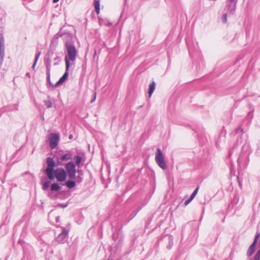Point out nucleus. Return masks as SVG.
<instances>
[{"instance_id":"obj_1","label":"nucleus","mask_w":260,"mask_h":260,"mask_svg":"<svg viewBox=\"0 0 260 260\" xmlns=\"http://www.w3.org/2000/svg\"><path fill=\"white\" fill-rule=\"evenodd\" d=\"M46 162L47 164V167L45 172L50 181L53 180L55 178L59 182H63L66 180L68 175L66 170L62 168H57L54 170L55 164L53 158L50 157H47Z\"/></svg>"},{"instance_id":"obj_2","label":"nucleus","mask_w":260,"mask_h":260,"mask_svg":"<svg viewBox=\"0 0 260 260\" xmlns=\"http://www.w3.org/2000/svg\"><path fill=\"white\" fill-rule=\"evenodd\" d=\"M60 36L63 37L70 60L71 61L75 60L77 56V51L74 45L72 35L66 32L61 35Z\"/></svg>"},{"instance_id":"obj_3","label":"nucleus","mask_w":260,"mask_h":260,"mask_svg":"<svg viewBox=\"0 0 260 260\" xmlns=\"http://www.w3.org/2000/svg\"><path fill=\"white\" fill-rule=\"evenodd\" d=\"M155 159L158 166L163 170L167 168L163 154L160 148H158L155 154Z\"/></svg>"},{"instance_id":"obj_4","label":"nucleus","mask_w":260,"mask_h":260,"mask_svg":"<svg viewBox=\"0 0 260 260\" xmlns=\"http://www.w3.org/2000/svg\"><path fill=\"white\" fill-rule=\"evenodd\" d=\"M66 171L69 178L70 179H74L76 178V166L75 164L71 161L65 165Z\"/></svg>"},{"instance_id":"obj_5","label":"nucleus","mask_w":260,"mask_h":260,"mask_svg":"<svg viewBox=\"0 0 260 260\" xmlns=\"http://www.w3.org/2000/svg\"><path fill=\"white\" fill-rule=\"evenodd\" d=\"M65 61H66V71L63 75V76L59 79V80L56 83L55 86H58L63 83L67 79L69 76V72L70 68V61L69 60L66 56L65 57Z\"/></svg>"},{"instance_id":"obj_6","label":"nucleus","mask_w":260,"mask_h":260,"mask_svg":"<svg viewBox=\"0 0 260 260\" xmlns=\"http://www.w3.org/2000/svg\"><path fill=\"white\" fill-rule=\"evenodd\" d=\"M61 187L56 183H53L51 186V190L47 193L48 197L51 199H56L58 198V194L55 193V191H58Z\"/></svg>"},{"instance_id":"obj_7","label":"nucleus","mask_w":260,"mask_h":260,"mask_svg":"<svg viewBox=\"0 0 260 260\" xmlns=\"http://www.w3.org/2000/svg\"><path fill=\"white\" fill-rule=\"evenodd\" d=\"M59 136L58 134H51L49 137V146L51 149H54L58 144Z\"/></svg>"},{"instance_id":"obj_8","label":"nucleus","mask_w":260,"mask_h":260,"mask_svg":"<svg viewBox=\"0 0 260 260\" xmlns=\"http://www.w3.org/2000/svg\"><path fill=\"white\" fill-rule=\"evenodd\" d=\"M5 57L4 38L2 34H0V68L1 67Z\"/></svg>"},{"instance_id":"obj_9","label":"nucleus","mask_w":260,"mask_h":260,"mask_svg":"<svg viewBox=\"0 0 260 260\" xmlns=\"http://www.w3.org/2000/svg\"><path fill=\"white\" fill-rule=\"evenodd\" d=\"M237 0H226L228 11L231 14H233L236 9Z\"/></svg>"},{"instance_id":"obj_10","label":"nucleus","mask_w":260,"mask_h":260,"mask_svg":"<svg viewBox=\"0 0 260 260\" xmlns=\"http://www.w3.org/2000/svg\"><path fill=\"white\" fill-rule=\"evenodd\" d=\"M259 234L258 233L256 234L253 243L251 244V245L249 247V248L247 250V255L248 256H251L254 252L255 245H256V244L257 242L258 239L259 238Z\"/></svg>"},{"instance_id":"obj_11","label":"nucleus","mask_w":260,"mask_h":260,"mask_svg":"<svg viewBox=\"0 0 260 260\" xmlns=\"http://www.w3.org/2000/svg\"><path fill=\"white\" fill-rule=\"evenodd\" d=\"M52 51H49L47 53V57L45 59V64L46 68V72H50L51 68V56L53 55Z\"/></svg>"},{"instance_id":"obj_12","label":"nucleus","mask_w":260,"mask_h":260,"mask_svg":"<svg viewBox=\"0 0 260 260\" xmlns=\"http://www.w3.org/2000/svg\"><path fill=\"white\" fill-rule=\"evenodd\" d=\"M69 232L68 230H67L64 228H62V232L59 234L55 239L56 241L59 243L63 242L65 238L68 236Z\"/></svg>"},{"instance_id":"obj_13","label":"nucleus","mask_w":260,"mask_h":260,"mask_svg":"<svg viewBox=\"0 0 260 260\" xmlns=\"http://www.w3.org/2000/svg\"><path fill=\"white\" fill-rule=\"evenodd\" d=\"M155 88V83L154 81H152V83H151L149 85V89H148V93H149V97L150 98L152 94L153 93L154 90Z\"/></svg>"},{"instance_id":"obj_14","label":"nucleus","mask_w":260,"mask_h":260,"mask_svg":"<svg viewBox=\"0 0 260 260\" xmlns=\"http://www.w3.org/2000/svg\"><path fill=\"white\" fill-rule=\"evenodd\" d=\"M77 173H78V175L75 178H76V181L78 183H80L83 181L82 176L83 174L82 171L79 170H78Z\"/></svg>"},{"instance_id":"obj_15","label":"nucleus","mask_w":260,"mask_h":260,"mask_svg":"<svg viewBox=\"0 0 260 260\" xmlns=\"http://www.w3.org/2000/svg\"><path fill=\"white\" fill-rule=\"evenodd\" d=\"M72 158V155L71 153H68L65 154H63L60 157V159L61 160H69L71 159Z\"/></svg>"},{"instance_id":"obj_16","label":"nucleus","mask_w":260,"mask_h":260,"mask_svg":"<svg viewBox=\"0 0 260 260\" xmlns=\"http://www.w3.org/2000/svg\"><path fill=\"white\" fill-rule=\"evenodd\" d=\"M66 185L69 188L71 189L76 186V182L74 181L69 180L66 182Z\"/></svg>"},{"instance_id":"obj_17","label":"nucleus","mask_w":260,"mask_h":260,"mask_svg":"<svg viewBox=\"0 0 260 260\" xmlns=\"http://www.w3.org/2000/svg\"><path fill=\"white\" fill-rule=\"evenodd\" d=\"M94 5L95 10L96 13L98 14H99L100 13V1L99 0H94Z\"/></svg>"},{"instance_id":"obj_18","label":"nucleus","mask_w":260,"mask_h":260,"mask_svg":"<svg viewBox=\"0 0 260 260\" xmlns=\"http://www.w3.org/2000/svg\"><path fill=\"white\" fill-rule=\"evenodd\" d=\"M41 54V51H39L36 54V56H35V61H34V62L32 66V69L34 70H35V67H36V65L37 64V62L38 61V60L40 57V55Z\"/></svg>"},{"instance_id":"obj_19","label":"nucleus","mask_w":260,"mask_h":260,"mask_svg":"<svg viewBox=\"0 0 260 260\" xmlns=\"http://www.w3.org/2000/svg\"><path fill=\"white\" fill-rule=\"evenodd\" d=\"M173 236L170 235L169 236V244L167 245V247L168 249H170L173 244Z\"/></svg>"},{"instance_id":"obj_20","label":"nucleus","mask_w":260,"mask_h":260,"mask_svg":"<svg viewBox=\"0 0 260 260\" xmlns=\"http://www.w3.org/2000/svg\"><path fill=\"white\" fill-rule=\"evenodd\" d=\"M47 75V81L48 82V83L52 87H56V86H55V84H53L50 80V72H46Z\"/></svg>"},{"instance_id":"obj_21","label":"nucleus","mask_w":260,"mask_h":260,"mask_svg":"<svg viewBox=\"0 0 260 260\" xmlns=\"http://www.w3.org/2000/svg\"><path fill=\"white\" fill-rule=\"evenodd\" d=\"M44 104L47 108H50L52 107V103L50 101H44Z\"/></svg>"},{"instance_id":"obj_22","label":"nucleus","mask_w":260,"mask_h":260,"mask_svg":"<svg viewBox=\"0 0 260 260\" xmlns=\"http://www.w3.org/2000/svg\"><path fill=\"white\" fill-rule=\"evenodd\" d=\"M75 158L76 159V164L77 165H79L81 161L82 157L79 155H76L75 156Z\"/></svg>"},{"instance_id":"obj_23","label":"nucleus","mask_w":260,"mask_h":260,"mask_svg":"<svg viewBox=\"0 0 260 260\" xmlns=\"http://www.w3.org/2000/svg\"><path fill=\"white\" fill-rule=\"evenodd\" d=\"M49 184H50V183H49V181L45 182L43 184V187H42V189L44 190H46L48 189L49 187Z\"/></svg>"},{"instance_id":"obj_24","label":"nucleus","mask_w":260,"mask_h":260,"mask_svg":"<svg viewBox=\"0 0 260 260\" xmlns=\"http://www.w3.org/2000/svg\"><path fill=\"white\" fill-rule=\"evenodd\" d=\"M199 188V186H198L195 189V190L193 191V192L192 193V194H191V196H190L191 198H192L193 199H194V198L196 197V196L197 195V194L198 192Z\"/></svg>"},{"instance_id":"obj_25","label":"nucleus","mask_w":260,"mask_h":260,"mask_svg":"<svg viewBox=\"0 0 260 260\" xmlns=\"http://www.w3.org/2000/svg\"><path fill=\"white\" fill-rule=\"evenodd\" d=\"M54 60L55 61H56L54 63V65H57L59 64V62L61 60V59L58 56H56L54 58Z\"/></svg>"},{"instance_id":"obj_26","label":"nucleus","mask_w":260,"mask_h":260,"mask_svg":"<svg viewBox=\"0 0 260 260\" xmlns=\"http://www.w3.org/2000/svg\"><path fill=\"white\" fill-rule=\"evenodd\" d=\"M222 21L223 23H226L227 22V14L225 13L223 15L222 17Z\"/></svg>"},{"instance_id":"obj_27","label":"nucleus","mask_w":260,"mask_h":260,"mask_svg":"<svg viewBox=\"0 0 260 260\" xmlns=\"http://www.w3.org/2000/svg\"><path fill=\"white\" fill-rule=\"evenodd\" d=\"M193 200L192 198H191V197H190V198L186 200L185 202H184V205L185 206H187L190 202H191V201Z\"/></svg>"},{"instance_id":"obj_28","label":"nucleus","mask_w":260,"mask_h":260,"mask_svg":"<svg viewBox=\"0 0 260 260\" xmlns=\"http://www.w3.org/2000/svg\"><path fill=\"white\" fill-rule=\"evenodd\" d=\"M138 211H137V212H133L131 214V218L130 219H129V221L131 219H132L137 214Z\"/></svg>"},{"instance_id":"obj_29","label":"nucleus","mask_w":260,"mask_h":260,"mask_svg":"<svg viewBox=\"0 0 260 260\" xmlns=\"http://www.w3.org/2000/svg\"><path fill=\"white\" fill-rule=\"evenodd\" d=\"M68 204H57L58 207L62 208H64L67 207L68 206Z\"/></svg>"},{"instance_id":"obj_30","label":"nucleus","mask_w":260,"mask_h":260,"mask_svg":"<svg viewBox=\"0 0 260 260\" xmlns=\"http://www.w3.org/2000/svg\"><path fill=\"white\" fill-rule=\"evenodd\" d=\"M239 131H240V132H242V133H244V132H243V129L242 128H241V127H239V128H237V129H236L235 130V132H236V134H238V133H239Z\"/></svg>"},{"instance_id":"obj_31","label":"nucleus","mask_w":260,"mask_h":260,"mask_svg":"<svg viewBox=\"0 0 260 260\" xmlns=\"http://www.w3.org/2000/svg\"><path fill=\"white\" fill-rule=\"evenodd\" d=\"M260 259V255L257 253L254 256V260H259Z\"/></svg>"},{"instance_id":"obj_32","label":"nucleus","mask_w":260,"mask_h":260,"mask_svg":"<svg viewBox=\"0 0 260 260\" xmlns=\"http://www.w3.org/2000/svg\"><path fill=\"white\" fill-rule=\"evenodd\" d=\"M237 143H240V144L242 143L241 137H240V138H238V139H237Z\"/></svg>"},{"instance_id":"obj_33","label":"nucleus","mask_w":260,"mask_h":260,"mask_svg":"<svg viewBox=\"0 0 260 260\" xmlns=\"http://www.w3.org/2000/svg\"><path fill=\"white\" fill-rule=\"evenodd\" d=\"M59 219H60V217L59 216H57L56 217V219H55V220L57 222H58L59 221Z\"/></svg>"},{"instance_id":"obj_34","label":"nucleus","mask_w":260,"mask_h":260,"mask_svg":"<svg viewBox=\"0 0 260 260\" xmlns=\"http://www.w3.org/2000/svg\"><path fill=\"white\" fill-rule=\"evenodd\" d=\"M95 98H96V94L95 93L94 98H93V99H92V100L91 101V102L92 103L95 100Z\"/></svg>"},{"instance_id":"obj_35","label":"nucleus","mask_w":260,"mask_h":260,"mask_svg":"<svg viewBox=\"0 0 260 260\" xmlns=\"http://www.w3.org/2000/svg\"><path fill=\"white\" fill-rule=\"evenodd\" d=\"M26 76L27 77H28V78H30V73H27L26 74Z\"/></svg>"},{"instance_id":"obj_36","label":"nucleus","mask_w":260,"mask_h":260,"mask_svg":"<svg viewBox=\"0 0 260 260\" xmlns=\"http://www.w3.org/2000/svg\"><path fill=\"white\" fill-rule=\"evenodd\" d=\"M246 147V143H245V144L243 145V146H242V150H244V147Z\"/></svg>"},{"instance_id":"obj_37","label":"nucleus","mask_w":260,"mask_h":260,"mask_svg":"<svg viewBox=\"0 0 260 260\" xmlns=\"http://www.w3.org/2000/svg\"><path fill=\"white\" fill-rule=\"evenodd\" d=\"M256 253L260 255V247L258 250L257 251Z\"/></svg>"},{"instance_id":"obj_38","label":"nucleus","mask_w":260,"mask_h":260,"mask_svg":"<svg viewBox=\"0 0 260 260\" xmlns=\"http://www.w3.org/2000/svg\"><path fill=\"white\" fill-rule=\"evenodd\" d=\"M58 1H59V0H53V2L54 3H56L58 2Z\"/></svg>"},{"instance_id":"obj_39","label":"nucleus","mask_w":260,"mask_h":260,"mask_svg":"<svg viewBox=\"0 0 260 260\" xmlns=\"http://www.w3.org/2000/svg\"><path fill=\"white\" fill-rule=\"evenodd\" d=\"M73 138V136L72 135H70L69 136V139H71Z\"/></svg>"},{"instance_id":"obj_40","label":"nucleus","mask_w":260,"mask_h":260,"mask_svg":"<svg viewBox=\"0 0 260 260\" xmlns=\"http://www.w3.org/2000/svg\"><path fill=\"white\" fill-rule=\"evenodd\" d=\"M63 34H62V35H63ZM61 35V34H58V35H59V37H62V38H63V37H62V36H60V35Z\"/></svg>"},{"instance_id":"obj_41","label":"nucleus","mask_w":260,"mask_h":260,"mask_svg":"<svg viewBox=\"0 0 260 260\" xmlns=\"http://www.w3.org/2000/svg\"><path fill=\"white\" fill-rule=\"evenodd\" d=\"M96 51L95 50V51H94V55H96Z\"/></svg>"}]
</instances>
